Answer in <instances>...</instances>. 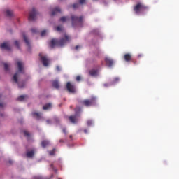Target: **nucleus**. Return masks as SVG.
Wrapping results in <instances>:
<instances>
[{
    "mask_svg": "<svg viewBox=\"0 0 179 179\" xmlns=\"http://www.w3.org/2000/svg\"><path fill=\"white\" fill-rule=\"evenodd\" d=\"M104 86H108V85H107V84H105V85H104Z\"/></svg>",
    "mask_w": 179,
    "mask_h": 179,
    "instance_id": "50",
    "label": "nucleus"
},
{
    "mask_svg": "<svg viewBox=\"0 0 179 179\" xmlns=\"http://www.w3.org/2000/svg\"><path fill=\"white\" fill-rule=\"evenodd\" d=\"M74 111H75V115H76L79 118V117H80V113H82V108L77 106L75 108Z\"/></svg>",
    "mask_w": 179,
    "mask_h": 179,
    "instance_id": "14",
    "label": "nucleus"
},
{
    "mask_svg": "<svg viewBox=\"0 0 179 179\" xmlns=\"http://www.w3.org/2000/svg\"><path fill=\"white\" fill-rule=\"evenodd\" d=\"M105 62H106L107 66H108L109 68H111V66H113V65H114V60H113L112 59H110L109 57H105Z\"/></svg>",
    "mask_w": 179,
    "mask_h": 179,
    "instance_id": "11",
    "label": "nucleus"
},
{
    "mask_svg": "<svg viewBox=\"0 0 179 179\" xmlns=\"http://www.w3.org/2000/svg\"><path fill=\"white\" fill-rule=\"evenodd\" d=\"M17 76H19V73H15V75L13 76V80H14V82L15 83H17L18 87H20V88L24 87L26 84H24V83H22V85H20V83H19L17 81Z\"/></svg>",
    "mask_w": 179,
    "mask_h": 179,
    "instance_id": "9",
    "label": "nucleus"
},
{
    "mask_svg": "<svg viewBox=\"0 0 179 179\" xmlns=\"http://www.w3.org/2000/svg\"><path fill=\"white\" fill-rule=\"evenodd\" d=\"M9 163H10V164H12V161H9Z\"/></svg>",
    "mask_w": 179,
    "mask_h": 179,
    "instance_id": "51",
    "label": "nucleus"
},
{
    "mask_svg": "<svg viewBox=\"0 0 179 179\" xmlns=\"http://www.w3.org/2000/svg\"><path fill=\"white\" fill-rule=\"evenodd\" d=\"M51 108V103H47L43 107V110H47Z\"/></svg>",
    "mask_w": 179,
    "mask_h": 179,
    "instance_id": "23",
    "label": "nucleus"
},
{
    "mask_svg": "<svg viewBox=\"0 0 179 179\" xmlns=\"http://www.w3.org/2000/svg\"><path fill=\"white\" fill-rule=\"evenodd\" d=\"M33 156H34V150L27 152V157L30 158V157H33Z\"/></svg>",
    "mask_w": 179,
    "mask_h": 179,
    "instance_id": "21",
    "label": "nucleus"
},
{
    "mask_svg": "<svg viewBox=\"0 0 179 179\" xmlns=\"http://www.w3.org/2000/svg\"><path fill=\"white\" fill-rule=\"evenodd\" d=\"M0 47L3 50H7V51H10V46H9L8 43H1Z\"/></svg>",
    "mask_w": 179,
    "mask_h": 179,
    "instance_id": "13",
    "label": "nucleus"
},
{
    "mask_svg": "<svg viewBox=\"0 0 179 179\" xmlns=\"http://www.w3.org/2000/svg\"><path fill=\"white\" fill-rule=\"evenodd\" d=\"M56 30L57 31H62V30H64V27H62V26H57L56 27Z\"/></svg>",
    "mask_w": 179,
    "mask_h": 179,
    "instance_id": "29",
    "label": "nucleus"
},
{
    "mask_svg": "<svg viewBox=\"0 0 179 179\" xmlns=\"http://www.w3.org/2000/svg\"><path fill=\"white\" fill-rule=\"evenodd\" d=\"M70 139H72V135L69 136Z\"/></svg>",
    "mask_w": 179,
    "mask_h": 179,
    "instance_id": "47",
    "label": "nucleus"
},
{
    "mask_svg": "<svg viewBox=\"0 0 179 179\" xmlns=\"http://www.w3.org/2000/svg\"><path fill=\"white\" fill-rule=\"evenodd\" d=\"M24 42L26 43L28 47H30V42L29 41V38L26 37L24 34H22Z\"/></svg>",
    "mask_w": 179,
    "mask_h": 179,
    "instance_id": "20",
    "label": "nucleus"
},
{
    "mask_svg": "<svg viewBox=\"0 0 179 179\" xmlns=\"http://www.w3.org/2000/svg\"><path fill=\"white\" fill-rule=\"evenodd\" d=\"M81 79H82V78L80 77V76H78L76 77V80H77V82H80V80H81Z\"/></svg>",
    "mask_w": 179,
    "mask_h": 179,
    "instance_id": "35",
    "label": "nucleus"
},
{
    "mask_svg": "<svg viewBox=\"0 0 179 179\" xmlns=\"http://www.w3.org/2000/svg\"><path fill=\"white\" fill-rule=\"evenodd\" d=\"M87 124L88 127H90V125H92V124H93V122L92 120H88L87 122Z\"/></svg>",
    "mask_w": 179,
    "mask_h": 179,
    "instance_id": "34",
    "label": "nucleus"
},
{
    "mask_svg": "<svg viewBox=\"0 0 179 179\" xmlns=\"http://www.w3.org/2000/svg\"><path fill=\"white\" fill-rule=\"evenodd\" d=\"M71 24L73 27H77V26H82L83 24V16L78 17L76 15H71Z\"/></svg>",
    "mask_w": 179,
    "mask_h": 179,
    "instance_id": "2",
    "label": "nucleus"
},
{
    "mask_svg": "<svg viewBox=\"0 0 179 179\" xmlns=\"http://www.w3.org/2000/svg\"><path fill=\"white\" fill-rule=\"evenodd\" d=\"M79 2L80 3V5H83V3H85V2H86V0H79Z\"/></svg>",
    "mask_w": 179,
    "mask_h": 179,
    "instance_id": "36",
    "label": "nucleus"
},
{
    "mask_svg": "<svg viewBox=\"0 0 179 179\" xmlns=\"http://www.w3.org/2000/svg\"><path fill=\"white\" fill-rule=\"evenodd\" d=\"M58 179H62V178H59Z\"/></svg>",
    "mask_w": 179,
    "mask_h": 179,
    "instance_id": "52",
    "label": "nucleus"
},
{
    "mask_svg": "<svg viewBox=\"0 0 179 179\" xmlns=\"http://www.w3.org/2000/svg\"><path fill=\"white\" fill-rule=\"evenodd\" d=\"M17 66L18 67L19 72L22 73L23 72V62L21 61L17 62Z\"/></svg>",
    "mask_w": 179,
    "mask_h": 179,
    "instance_id": "16",
    "label": "nucleus"
},
{
    "mask_svg": "<svg viewBox=\"0 0 179 179\" xmlns=\"http://www.w3.org/2000/svg\"><path fill=\"white\" fill-rule=\"evenodd\" d=\"M52 85L55 89H59V82L57 80H53Z\"/></svg>",
    "mask_w": 179,
    "mask_h": 179,
    "instance_id": "17",
    "label": "nucleus"
},
{
    "mask_svg": "<svg viewBox=\"0 0 179 179\" xmlns=\"http://www.w3.org/2000/svg\"><path fill=\"white\" fill-rule=\"evenodd\" d=\"M66 20H69V17H62L59 20V21L62 22L63 23L66 22Z\"/></svg>",
    "mask_w": 179,
    "mask_h": 179,
    "instance_id": "24",
    "label": "nucleus"
},
{
    "mask_svg": "<svg viewBox=\"0 0 179 179\" xmlns=\"http://www.w3.org/2000/svg\"><path fill=\"white\" fill-rule=\"evenodd\" d=\"M46 34H47V31L46 30L42 31L41 33V37H44V36H45Z\"/></svg>",
    "mask_w": 179,
    "mask_h": 179,
    "instance_id": "31",
    "label": "nucleus"
},
{
    "mask_svg": "<svg viewBox=\"0 0 179 179\" xmlns=\"http://www.w3.org/2000/svg\"><path fill=\"white\" fill-rule=\"evenodd\" d=\"M117 82H120V78L118 77H116L113 79L112 82V85H114V83H117Z\"/></svg>",
    "mask_w": 179,
    "mask_h": 179,
    "instance_id": "27",
    "label": "nucleus"
},
{
    "mask_svg": "<svg viewBox=\"0 0 179 179\" xmlns=\"http://www.w3.org/2000/svg\"><path fill=\"white\" fill-rule=\"evenodd\" d=\"M35 179H41V178H35Z\"/></svg>",
    "mask_w": 179,
    "mask_h": 179,
    "instance_id": "49",
    "label": "nucleus"
},
{
    "mask_svg": "<svg viewBox=\"0 0 179 179\" xmlns=\"http://www.w3.org/2000/svg\"><path fill=\"white\" fill-rule=\"evenodd\" d=\"M32 115L34 117V118H36V120H41V113H33Z\"/></svg>",
    "mask_w": 179,
    "mask_h": 179,
    "instance_id": "19",
    "label": "nucleus"
},
{
    "mask_svg": "<svg viewBox=\"0 0 179 179\" xmlns=\"http://www.w3.org/2000/svg\"><path fill=\"white\" fill-rule=\"evenodd\" d=\"M24 136H26L27 138V139L30 138V133H29V131H24Z\"/></svg>",
    "mask_w": 179,
    "mask_h": 179,
    "instance_id": "26",
    "label": "nucleus"
},
{
    "mask_svg": "<svg viewBox=\"0 0 179 179\" xmlns=\"http://www.w3.org/2000/svg\"><path fill=\"white\" fill-rule=\"evenodd\" d=\"M131 62H132L133 64H136V62L134 61V59H132Z\"/></svg>",
    "mask_w": 179,
    "mask_h": 179,
    "instance_id": "42",
    "label": "nucleus"
},
{
    "mask_svg": "<svg viewBox=\"0 0 179 179\" xmlns=\"http://www.w3.org/2000/svg\"><path fill=\"white\" fill-rule=\"evenodd\" d=\"M99 53H100V50H98L97 55H99Z\"/></svg>",
    "mask_w": 179,
    "mask_h": 179,
    "instance_id": "48",
    "label": "nucleus"
},
{
    "mask_svg": "<svg viewBox=\"0 0 179 179\" xmlns=\"http://www.w3.org/2000/svg\"><path fill=\"white\" fill-rule=\"evenodd\" d=\"M48 124H50L51 121L50 120H47Z\"/></svg>",
    "mask_w": 179,
    "mask_h": 179,
    "instance_id": "45",
    "label": "nucleus"
},
{
    "mask_svg": "<svg viewBox=\"0 0 179 179\" xmlns=\"http://www.w3.org/2000/svg\"><path fill=\"white\" fill-rule=\"evenodd\" d=\"M85 134H87V130H84Z\"/></svg>",
    "mask_w": 179,
    "mask_h": 179,
    "instance_id": "46",
    "label": "nucleus"
},
{
    "mask_svg": "<svg viewBox=\"0 0 179 179\" xmlns=\"http://www.w3.org/2000/svg\"><path fill=\"white\" fill-rule=\"evenodd\" d=\"M6 16H8V17H12V16H13V11L10 10H7L6 11Z\"/></svg>",
    "mask_w": 179,
    "mask_h": 179,
    "instance_id": "22",
    "label": "nucleus"
},
{
    "mask_svg": "<svg viewBox=\"0 0 179 179\" xmlns=\"http://www.w3.org/2000/svg\"><path fill=\"white\" fill-rule=\"evenodd\" d=\"M69 120L71 124H78V121H79V117L76 116V115H71L69 117Z\"/></svg>",
    "mask_w": 179,
    "mask_h": 179,
    "instance_id": "10",
    "label": "nucleus"
},
{
    "mask_svg": "<svg viewBox=\"0 0 179 179\" xmlns=\"http://www.w3.org/2000/svg\"><path fill=\"white\" fill-rule=\"evenodd\" d=\"M61 13V8H59V7H57L52 10L51 13V16H55V15H57V13Z\"/></svg>",
    "mask_w": 179,
    "mask_h": 179,
    "instance_id": "15",
    "label": "nucleus"
},
{
    "mask_svg": "<svg viewBox=\"0 0 179 179\" xmlns=\"http://www.w3.org/2000/svg\"><path fill=\"white\" fill-rule=\"evenodd\" d=\"M70 40H71V38H69L68 35H65L64 38H61L60 40L52 39L50 47L52 48H54L55 45H58L59 47H62L63 45H65L66 43H69Z\"/></svg>",
    "mask_w": 179,
    "mask_h": 179,
    "instance_id": "1",
    "label": "nucleus"
},
{
    "mask_svg": "<svg viewBox=\"0 0 179 179\" xmlns=\"http://www.w3.org/2000/svg\"><path fill=\"white\" fill-rule=\"evenodd\" d=\"M31 31L32 33H37V29H36L34 28L31 29Z\"/></svg>",
    "mask_w": 179,
    "mask_h": 179,
    "instance_id": "37",
    "label": "nucleus"
},
{
    "mask_svg": "<svg viewBox=\"0 0 179 179\" xmlns=\"http://www.w3.org/2000/svg\"><path fill=\"white\" fill-rule=\"evenodd\" d=\"M97 99L96 96H92L90 99H85L82 101L83 106L85 107H92V106H96V101Z\"/></svg>",
    "mask_w": 179,
    "mask_h": 179,
    "instance_id": "3",
    "label": "nucleus"
},
{
    "mask_svg": "<svg viewBox=\"0 0 179 179\" xmlns=\"http://www.w3.org/2000/svg\"><path fill=\"white\" fill-rule=\"evenodd\" d=\"M50 145V141L48 140H43L41 142V146L42 148H47Z\"/></svg>",
    "mask_w": 179,
    "mask_h": 179,
    "instance_id": "18",
    "label": "nucleus"
},
{
    "mask_svg": "<svg viewBox=\"0 0 179 179\" xmlns=\"http://www.w3.org/2000/svg\"><path fill=\"white\" fill-rule=\"evenodd\" d=\"M99 69H100V66H98L96 69H92L89 71V74L90 76H97L99 75Z\"/></svg>",
    "mask_w": 179,
    "mask_h": 179,
    "instance_id": "8",
    "label": "nucleus"
},
{
    "mask_svg": "<svg viewBox=\"0 0 179 179\" xmlns=\"http://www.w3.org/2000/svg\"><path fill=\"white\" fill-rule=\"evenodd\" d=\"M66 87L69 93H75V85L71 83V82L66 83Z\"/></svg>",
    "mask_w": 179,
    "mask_h": 179,
    "instance_id": "7",
    "label": "nucleus"
},
{
    "mask_svg": "<svg viewBox=\"0 0 179 179\" xmlns=\"http://www.w3.org/2000/svg\"><path fill=\"white\" fill-rule=\"evenodd\" d=\"M148 9V6L143 5L142 3H138L134 7V10L136 15H139L141 12H143V10H146Z\"/></svg>",
    "mask_w": 179,
    "mask_h": 179,
    "instance_id": "4",
    "label": "nucleus"
},
{
    "mask_svg": "<svg viewBox=\"0 0 179 179\" xmlns=\"http://www.w3.org/2000/svg\"><path fill=\"white\" fill-rule=\"evenodd\" d=\"M39 57L43 65L44 66H48V64H50V59L47 58V56H44L42 53H40Z\"/></svg>",
    "mask_w": 179,
    "mask_h": 179,
    "instance_id": "6",
    "label": "nucleus"
},
{
    "mask_svg": "<svg viewBox=\"0 0 179 179\" xmlns=\"http://www.w3.org/2000/svg\"><path fill=\"white\" fill-rule=\"evenodd\" d=\"M59 143H64V142H65V141H64V139H60L59 141Z\"/></svg>",
    "mask_w": 179,
    "mask_h": 179,
    "instance_id": "40",
    "label": "nucleus"
},
{
    "mask_svg": "<svg viewBox=\"0 0 179 179\" xmlns=\"http://www.w3.org/2000/svg\"><path fill=\"white\" fill-rule=\"evenodd\" d=\"M52 166H53V165L52 164V165H51V167H52Z\"/></svg>",
    "mask_w": 179,
    "mask_h": 179,
    "instance_id": "53",
    "label": "nucleus"
},
{
    "mask_svg": "<svg viewBox=\"0 0 179 179\" xmlns=\"http://www.w3.org/2000/svg\"><path fill=\"white\" fill-rule=\"evenodd\" d=\"M124 59L126 62H131L132 61V55L131 53H126L124 55Z\"/></svg>",
    "mask_w": 179,
    "mask_h": 179,
    "instance_id": "12",
    "label": "nucleus"
},
{
    "mask_svg": "<svg viewBox=\"0 0 179 179\" xmlns=\"http://www.w3.org/2000/svg\"><path fill=\"white\" fill-rule=\"evenodd\" d=\"M0 107H1V108L3 107V103H0Z\"/></svg>",
    "mask_w": 179,
    "mask_h": 179,
    "instance_id": "43",
    "label": "nucleus"
},
{
    "mask_svg": "<svg viewBox=\"0 0 179 179\" xmlns=\"http://www.w3.org/2000/svg\"><path fill=\"white\" fill-rule=\"evenodd\" d=\"M79 6H80V4L78 3L72 5L73 9H78L79 8Z\"/></svg>",
    "mask_w": 179,
    "mask_h": 179,
    "instance_id": "28",
    "label": "nucleus"
},
{
    "mask_svg": "<svg viewBox=\"0 0 179 179\" xmlns=\"http://www.w3.org/2000/svg\"><path fill=\"white\" fill-rule=\"evenodd\" d=\"M56 69H57V71H61V68L59 67V66H57V67H56Z\"/></svg>",
    "mask_w": 179,
    "mask_h": 179,
    "instance_id": "39",
    "label": "nucleus"
},
{
    "mask_svg": "<svg viewBox=\"0 0 179 179\" xmlns=\"http://www.w3.org/2000/svg\"><path fill=\"white\" fill-rule=\"evenodd\" d=\"M63 132L65 135H67L68 131H66V129H63Z\"/></svg>",
    "mask_w": 179,
    "mask_h": 179,
    "instance_id": "38",
    "label": "nucleus"
},
{
    "mask_svg": "<svg viewBox=\"0 0 179 179\" xmlns=\"http://www.w3.org/2000/svg\"><path fill=\"white\" fill-rule=\"evenodd\" d=\"M14 44H15V45H16V47H17L18 49L20 48V46L19 45V41H15L14 42Z\"/></svg>",
    "mask_w": 179,
    "mask_h": 179,
    "instance_id": "33",
    "label": "nucleus"
},
{
    "mask_svg": "<svg viewBox=\"0 0 179 179\" xmlns=\"http://www.w3.org/2000/svg\"><path fill=\"white\" fill-rule=\"evenodd\" d=\"M24 99H26V95H21L17 98V100H18V101H23Z\"/></svg>",
    "mask_w": 179,
    "mask_h": 179,
    "instance_id": "25",
    "label": "nucleus"
},
{
    "mask_svg": "<svg viewBox=\"0 0 179 179\" xmlns=\"http://www.w3.org/2000/svg\"><path fill=\"white\" fill-rule=\"evenodd\" d=\"M113 1H117V0H113Z\"/></svg>",
    "mask_w": 179,
    "mask_h": 179,
    "instance_id": "54",
    "label": "nucleus"
},
{
    "mask_svg": "<svg viewBox=\"0 0 179 179\" xmlns=\"http://www.w3.org/2000/svg\"><path fill=\"white\" fill-rule=\"evenodd\" d=\"M50 156H54V155L55 154V149H53L52 150L49 152Z\"/></svg>",
    "mask_w": 179,
    "mask_h": 179,
    "instance_id": "32",
    "label": "nucleus"
},
{
    "mask_svg": "<svg viewBox=\"0 0 179 179\" xmlns=\"http://www.w3.org/2000/svg\"><path fill=\"white\" fill-rule=\"evenodd\" d=\"M78 48H79V45H76L75 48L76 50H78Z\"/></svg>",
    "mask_w": 179,
    "mask_h": 179,
    "instance_id": "44",
    "label": "nucleus"
},
{
    "mask_svg": "<svg viewBox=\"0 0 179 179\" xmlns=\"http://www.w3.org/2000/svg\"><path fill=\"white\" fill-rule=\"evenodd\" d=\"M37 17V11L36 10V8H32V10L29 13V22H34L36 20Z\"/></svg>",
    "mask_w": 179,
    "mask_h": 179,
    "instance_id": "5",
    "label": "nucleus"
},
{
    "mask_svg": "<svg viewBox=\"0 0 179 179\" xmlns=\"http://www.w3.org/2000/svg\"><path fill=\"white\" fill-rule=\"evenodd\" d=\"M142 57H143V54H140L138 55V58H142Z\"/></svg>",
    "mask_w": 179,
    "mask_h": 179,
    "instance_id": "41",
    "label": "nucleus"
},
{
    "mask_svg": "<svg viewBox=\"0 0 179 179\" xmlns=\"http://www.w3.org/2000/svg\"><path fill=\"white\" fill-rule=\"evenodd\" d=\"M4 69L5 71H9V65L8 63H4Z\"/></svg>",
    "mask_w": 179,
    "mask_h": 179,
    "instance_id": "30",
    "label": "nucleus"
}]
</instances>
